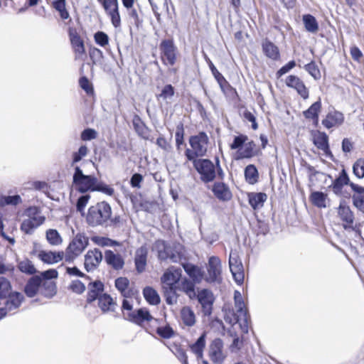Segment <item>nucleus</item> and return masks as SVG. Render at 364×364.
Returning <instances> with one entry per match:
<instances>
[{"label": "nucleus", "instance_id": "c9c22d12", "mask_svg": "<svg viewBox=\"0 0 364 364\" xmlns=\"http://www.w3.org/2000/svg\"><path fill=\"white\" fill-rule=\"evenodd\" d=\"M262 50L268 58L272 60H277L279 57V51L277 46L268 40L263 41Z\"/></svg>", "mask_w": 364, "mask_h": 364}, {"label": "nucleus", "instance_id": "6e6552de", "mask_svg": "<svg viewBox=\"0 0 364 364\" xmlns=\"http://www.w3.org/2000/svg\"><path fill=\"white\" fill-rule=\"evenodd\" d=\"M23 300V296L18 292L10 294L3 304L0 303L3 306H0V319L6 316L7 314L11 313L16 310L21 304Z\"/></svg>", "mask_w": 364, "mask_h": 364}, {"label": "nucleus", "instance_id": "e433bc0d", "mask_svg": "<svg viewBox=\"0 0 364 364\" xmlns=\"http://www.w3.org/2000/svg\"><path fill=\"white\" fill-rule=\"evenodd\" d=\"M205 346V333H203L193 344L190 346V348L191 351L197 356L198 358H202Z\"/></svg>", "mask_w": 364, "mask_h": 364}, {"label": "nucleus", "instance_id": "f704fd0d", "mask_svg": "<svg viewBox=\"0 0 364 364\" xmlns=\"http://www.w3.org/2000/svg\"><path fill=\"white\" fill-rule=\"evenodd\" d=\"M181 318L184 325L191 327L195 325L196 319L193 309L189 306H183L180 311Z\"/></svg>", "mask_w": 364, "mask_h": 364}, {"label": "nucleus", "instance_id": "5701e85b", "mask_svg": "<svg viewBox=\"0 0 364 364\" xmlns=\"http://www.w3.org/2000/svg\"><path fill=\"white\" fill-rule=\"evenodd\" d=\"M105 259L107 264L115 270H120L124 266V259L119 254L112 250H106Z\"/></svg>", "mask_w": 364, "mask_h": 364}, {"label": "nucleus", "instance_id": "72a5a7b5", "mask_svg": "<svg viewBox=\"0 0 364 364\" xmlns=\"http://www.w3.org/2000/svg\"><path fill=\"white\" fill-rule=\"evenodd\" d=\"M40 293L47 298H51L56 294L55 283L49 279H41Z\"/></svg>", "mask_w": 364, "mask_h": 364}, {"label": "nucleus", "instance_id": "37998d69", "mask_svg": "<svg viewBox=\"0 0 364 364\" xmlns=\"http://www.w3.org/2000/svg\"><path fill=\"white\" fill-rule=\"evenodd\" d=\"M129 281L126 277H119L115 280V287L124 297H127L129 294Z\"/></svg>", "mask_w": 364, "mask_h": 364}, {"label": "nucleus", "instance_id": "f03ea898", "mask_svg": "<svg viewBox=\"0 0 364 364\" xmlns=\"http://www.w3.org/2000/svg\"><path fill=\"white\" fill-rule=\"evenodd\" d=\"M111 215L110 205L105 201L99 202L89 208L86 220L93 227L102 225L109 220Z\"/></svg>", "mask_w": 364, "mask_h": 364}, {"label": "nucleus", "instance_id": "b1692460", "mask_svg": "<svg viewBox=\"0 0 364 364\" xmlns=\"http://www.w3.org/2000/svg\"><path fill=\"white\" fill-rule=\"evenodd\" d=\"M350 183V179L346 171L343 169L339 173V176L333 181L331 187L332 188L333 192L336 196H343V187L345 185H349Z\"/></svg>", "mask_w": 364, "mask_h": 364}, {"label": "nucleus", "instance_id": "a878e982", "mask_svg": "<svg viewBox=\"0 0 364 364\" xmlns=\"http://www.w3.org/2000/svg\"><path fill=\"white\" fill-rule=\"evenodd\" d=\"M309 199L311 203L318 208H326L330 205V200L328 195L321 191L312 192Z\"/></svg>", "mask_w": 364, "mask_h": 364}, {"label": "nucleus", "instance_id": "473e14b6", "mask_svg": "<svg viewBox=\"0 0 364 364\" xmlns=\"http://www.w3.org/2000/svg\"><path fill=\"white\" fill-rule=\"evenodd\" d=\"M314 144L315 146L322 150L326 155L331 154L329 145H328V137L324 132H318L314 136Z\"/></svg>", "mask_w": 364, "mask_h": 364}, {"label": "nucleus", "instance_id": "338daca9", "mask_svg": "<svg viewBox=\"0 0 364 364\" xmlns=\"http://www.w3.org/2000/svg\"><path fill=\"white\" fill-rule=\"evenodd\" d=\"M352 200L353 205L364 213V195L352 196Z\"/></svg>", "mask_w": 364, "mask_h": 364}, {"label": "nucleus", "instance_id": "680f3d73", "mask_svg": "<svg viewBox=\"0 0 364 364\" xmlns=\"http://www.w3.org/2000/svg\"><path fill=\"white\" fill-rule=\"evenodd\" d=\"M305 70L314 78L318 79L321 77L320 71L317 65L314 62L305 65Z\"/></svg>", "mask_w": 364, "mask_h": 364}, {"label": "nucleus", "instance_id": "6ab92c4d", "mask_svg": "<svg viewBox=\"0 0 364 364\" xmlns=\"http://www.w3.org/2000/svg\"><path fill=\"white\" fill-rule=\"evenodd\" d=\"M285 82L287 86L296 90L303 99L306 100L309 97V90L299 77L293 75H289Z\"/></svg>", "mask_w": 364, "mask_h": 364}, {"label": "nucleus", "instance_id": "e2e57ef3", "mask_svg": "<svg viewBox=\"0 0 364 364\" xmlns=\"http://www.w3.org/2000/svg\"><path fill=\"white\" fill-rule=\"evenodd\" d=\"M156 333L164 338H170L173 335V330L169 326L159 327Z\"/></svg>", "mask_w": 364, "mask_h": 364}, {"label": "nucleus", "instance_id": "a19ab883", "mask_svg": "<svg viewBox=\"0 0 364 364\" xmlns=\"http://www.w3.org/2000/svg\"><path fill=\"white\" fill-rule=\"evenodd\" d=\"M245 176L249 183H255L258 178V171L256 167L254 165H248L245 169Z\"/></svg>", "mask_w": 364, "mask_h": 364}, {"label": "nucleus", "instance_id": "c756f323", "mask_svg": "<svg viewBox=\"0 0 364 364\" xmlns=\"http://www.w3.org/2000/svg\"><path fill=\"white\" fill-rule=\"evenodd\" d=\"M215 196L220 200H229L232 193L227 185L224 183H215L213 188Z\"/></svg>", "mask_w": 364, "mask_h": 364}, {"label": "nucleus", "instance_id": "de8ad7c7", "mask_svg": "<svg viewBox=\"0 0 364 364\" xmlns=\"http://www.w3.org/2000/svg\"><path fill=\"white\" fill-rule=\"evenodd\" d=\"M174 92L173 87L171 85H166L163 87L161 93L157 95V99L159 100H162L167 102L168 100H171L174 95Z\"/></svg>", "mask_w": 364, "mask_h": 364}, {"label": "nucleus", "instance_id": "4d7b16f0", "mask_svg": "<svg viewBox=\"0 0 364 364\" xmlns=\"http://www.w3.org/2000/svg\"><path fill=\"white\" fill-rule=\"evenodd\" d=\"M21 202V198L18 195L4 196L0 200V205H16Z\"/></svg>", "mask_w": 364, "mask_h": 364}, {"label": "nucleus", "instance_id": "13d9d810", "mask_svg": "<svg viewBox=\"0 0 364 364\" xmlns=\"http://www.w3.org/2000/svg\"><path fill=\"white\" fill-rule=\"evenodd\" d=\"M90 199L89 194H85L79 197L76 203V208L80 213H84L85 208L87 205Z\"/></svg>", "mask_w": 364, "mask_h": 364}, {"label": "nucleus", "instance_id": "bf43d9fd", "mask_svg": "<svg viewBox=\"0 0 364 364\" xmlns=\"http://www.w3.org/2000/svg\"><path fill=\"white\" fill-rule=\"evenodd\" d=\"M79 84L80 87L85 90L87 95H92L94 93L92 85L86 77H80Z\"/></svg>", "mask_w": 364, "mask_h": 364}, {"label": "nucleus", "instance_id": "a211bd4d", "mask_svg": "<svg viewBox=\"0 0 364 364\" xmlns=\"http://www.w3.org/2000/svg\"><path fill=\"white\" fill-rule=\"evenodd\" d=\"M102 259V254L98 249L89 250L85 255V268L87 272L95 270Z\"/></svg>", "mask_w": 364, "mask_h": 364}, {"label": "nucleus", "instance_id": "052dcab7", "mask_svg": "<svg viewBox=\"0 0 364 364\" xmlns=\"http://www.w3.org/2000/svg\"><path fill=\"white\" fill-rule=\"evenodd\" d=\"M208 63L212 72V74L213 75L218 82L220 84V85L222 86V83L223 82H225V79L224 78L223 75L217 70V68L210 59H208Z\"/></svg>", "mask_w": 364, "mask_h": 364}, {"label": "nucleus", "instance_id": "2eb2a0df", "mask_svg": "<svg viewBox=\"0 0 364 364\" xmlns=\"http://www.w3.org/2000/svg\"><path fill=\"white\" fill-rule=\"evenodd\" d=\"M161 58L166 65H173L176 63V47L169 40L163 41L160 45Z\"/></svg>", "mask_w": 364, "mask_h": 364}, {"label": "nucleus", "instance_id": "aec40b11", "mask_svg": "<svg viewBox=\"0 0 364 364\" xmlns=\"http://www.w3.org/2000/svg\"><path fill=\"white\" fill-rule=\"evenodd\" d=\"M148 250L146 247L141 246L135 252L134 264L136 272L139 274L144 272L147 264Z\"/></svg>", "mask_w": 364, "mask_h": 364}, {"label": "nucleus", "instance_id": "39448f33", "mask_svg": "<svg viewBox=\"0 0 364 364\" xmlns=\"http://www.w3.org/2000/svg\"><path fill=\"white\" fill-rule=\"evenodd\" d=\"M192 150L187 149L185 154L189 161L196 159V157L203 156L207 151L208 137L205 132H200L189 139Z\"/></svg>", "mask_w": 364, "mask_h": 364}, {"label": "nucleus", "instance_id": "423d86ee", "mask_svg": "<svg viewBox=\"0 0 364 364\" xmlns=\"http://www.w3.org/2000/svg\"><path fill=\"white\" fill-rule=\"evenodd\" d=\"M192 161L194 168L200 175V178L203 182L208 183L215 179V168L212 161L208 159H194Z\"/></svg>", "mask_w": 364, "mask_h": 364}, {"label": "nucleus", "instance_id": "7ed1b4c3", "mask_svg": "<svg viewBox=\"0 0 364 364\" xmlns=\"http://www.w3.org/2000/svg\"><path fill=\"white\" fill-rule=\"evenodd\" d=\"M97 178L92 175H85L82 169L76 166L73 176V187L77 191L85 193L94 192Z\"/></svg>", "mask_w": 364, "mask_h": 364}, {"label": "nucleus", "instance_id": "8fccbe9b", "mask_svg": "<svg viewBox=\"0 0 364 364\" xmlns=\"http://www.w3.org/2000/svg\"><path fill=\"white\" fill-rule=\"evenodd\" d=\"M255 144L253 141H250L245 144L244 146L239 150V155L240 158H250L254 153Z\"/></svg>", "mask_w": 364, "mask_h": 364}, {"label": "nucleus", "instance_id": "f3484780", "mask_svg": "<svg viewBox=\"0 0 364 364\" xmlns=\"http://www.w3.org/2000/svg\"><path fill=\"white\" fill-rule=\"evenodd\" d=\"M223 343L221 339L216 338L212 341L209 346V357L215 363H221L225 358L223 351Z\"/></svg>", "mask_w": 364, "mask_h": 364}, {"label": "nucleus", "instance_id": "ea45409f", "mask_svg": "<svg viewBox=\"0 0 364 364\" xmlns=\"http://www.w3.org/2000/svg\"><path fill=\"white\" fill-rule=\"evenodd\" d=\"M303 21L306 29L311 33H316L318 29V23L314 16L311 14L304 15Z\"/></svg>", "mask_w": 364, "mask_h": 364}, {"label": "nucleus", "instance_id": "9b49d317", "mask_svg": "<svg viewBox=\"0 0 364 364\" xmlns=\"http://www.w3.org/2000/svg\"><path fill=\"white\" fill-rule=\"evenodd\" d=\"M88 245V238L81 233H78L73 239L67 248V255L69 257H77L86 248Z\"/></svg>", "mask_w": 364, "mask_h": 364}, {"label": "nucleus", "instance_id": "69168bd1", "mask_svg": "<svg viewBox=\"0 0 364 364\" xmlns=\"http://www.w3.org/2000/svg\"><path fill=\"white\" fill-rule=\"evenodd\" d=\"M231 336H233V341L231 345L230 346V350L232 353H236L242 348L243 346V341L237 335L233 336L231 333Z\"/></svg>", "mask_w": 364, "mask_h": 364}, {"label": "nucleus", "instance_id": "49530a36", "mask_svg": "<svg viewBox=\"0 0 364 364\" xmlns=\"http://www.w3.org/2000/svg\"><path fill=\"white\" fill-rule=\"evenodd\" d=\"M18 267L21 272L27 274H33L37 272L32 262L28 259L21 261L18 264Z\"/></svg>", "mask_w": 364, "mask_h": 364}, {"label": "nucleus", "instance_id": "9d476101", "mask_svg": "<svg viewBox=\"0 0 364 364\" xmlns=\"http://www.w3.org/2000/svg\"><path fill=\"white\" fill-rule=\"evenodd\" d=\"M229 267L235 281L241 284L244 281V269L241 260L236 252H230Z\"/></svg>", "mask_w": 364, "mask_h": 364}, {"label": "nucleus", "instance_id": "f8f14e48", "mask_svg": "<svg viewBox=\"0 0 364 364\" xmlns=\"http://www.w3.org/2000/svg\"><path fill=\"white\" fill-rule=\"evenodd\" d=\"M102 5L106 14L109 16L112 25L117 28L121 24L117 0H98Z\"/></svg>", "mask_w": 364, "mask_h": 364}, {"label": "nucleus", "instance_id": "4be33fe9", "mask_svg": "<svg viewBox=\"0 0 364 364\" xmlns=\"http://www.w3.org/2000/svg\"><path fill=\"white\" fill-rule=\"evenodd\" d=\"M343 121L344 116L343 113L333 110L330 111L326 116V118L322 120V124L326 129H331L341 125Z\"/></svg>", "mask_w": 364, "mask_h": 364}, {"label": "nucleus", "instance_id": "f257e3e1", "mask_svg": "<svg viewBox=\"0 0 364 364\" xmlns=\"http://www.w3.org/2000/svg\"><path fill=\"white\" fill-rule=\"evenodd\" d=\"M234 299L236 312L226 313L225 320L232 326L237 323L242 332L247 333L248 332V315L242 294L239 291H235Z\"/></svg>", "mask_w": 364, "mask_h": 364}, {"label": "nucleus", "instance_id": "dca6fc26", "mask_svg": "<svg viewBox=\"0 0 364 364\" xmlns=\"http://www.w3.org/2000/svg\"><path fill=\"white\" fill-rule=\"evenodd\" d=\"M158 249V257L160 260H166L169 259L173 262H177L180 259V255L175 252L170 245H167L164 241H159L156 243Z\"/></svg>", "mask_w": 364, "mask_h": 364}, {"label": "nucleus", "instance_id": "c85d7f7f", "mask_svg": "<svg viewBox=\"0 0 364 364\" xmlns=\"http://www.w3.org/2000/svg\"><path fill=\"white\" fill-rule=\"evenodd\" d=\"M41 278L39 276H33L26 283L24 291L28 297H33L40 291Z\"/></svg>", "mask_w": 364, "mask_h": 364}, {"label": "nucleus", "instance_id": "58836bf2", "mask_svg": "<svg viewBox=\"0 0 364 364\" xmlns=\"http://www.w3.org/2000/svg\"><path fill=\"white\" fill-rule=\"evenodd\" d=\"M267 200V195L263 193H252L250 196L249 203L254 209L263 206L264 202Z\"/></svg>", "mask_w": 364, "mask_h": 364}, {"label": "nucleus", "instance_id": "a18cd8bd", "mask_svg": "<svg viewBox=\"0 0 364 364\" xmlns=\"http://www.w3.org/2000/svg\"><path fill=\"white\" fill-rule=\"evenodd\" d=\"M53 6L58 11L62 19L65 20L70 18L69 13L65 7V0H57L53 2Z\"/></svg>", "mask_w": 364, "mask_h": 364}, {"label": "nucleus", "instance_id": "603ef678", "mask_svg": "<svg viewBox=\"0 0 364 364\" xmlns=\"http://www.w3.org/2000/svg\"><path fill=\"white\" fill-rule=\"evenodd\" d=\"M95 191L102 192V193L112 196L114 193V189L109 185L105 184L103 182L97 181L95 187Z\"/></svg>", "mask_w": 364, "mask_h": 364}, {"label": "nucleus", "instance_id": "6e6d98bb", "mask_svg": "<svg viewBox=\"0 0 364 364\" xmlns=\"http://www.w3.org/2000/svg\"><path fill=\"white\" fill-rule=\"evenodd\" d=\"M95 43L101 47H105L109 43V37L103 31H97L94 35Z\"/></svg>", "mask_w": 364, "mask_h": 364}, {"label": "nucleus", "instance_id": "bb28decb", "mask_svg": "<svg viewBox=\"0 0 364 364\" xmlns=\"http://www.w3.org/2000/svg\"><path fill=\"white\" fill-rule=\"evenodd\" d=\"M183 267L194 283L201 282L203 279V271L199 267L191 263H185L183 264Z\"/></svg>", "mask_w": 364, "mask_h": 364}, {"label": "nucleus", "instance_id": "864d4df0", "mask_svg": "<svg viewBox=\"0 0 364 364\" xmlns=\"http://www.w3.org/2000/svg\"><path fill=\"white\" fill-rule=\"evenodd\" d=\"M28 188L30 189H34L36 191H41L44 193H48V190H49V186H48V183L45 181H32V182L28 183Z\"/></svg>", "mask_w": 364, "mask_h": 364}, {"label": "nucleus", "instance_id": "5fc2aeb1", "mask_svg": "<svg viewBox=\"0 0 364 364\" xmlns=\"http://www.w3.org/2000/svg\"><path fill=\"white\" fill-rule=\"evenodd\" d=\"M11 289L9 281L5 277H0V298H3L9 294Z\"/></svg>", "mask_w": 364, "mask_h": 364}, {"label": "nucleus", "instance_id": "ddd939ff", "mask_svg": "<svg viewBox=\"0 0 364 364\" xmlns=\"http://www.w3.org/2000/svg\"><path fill=\"white\" fill-rule=\"evenodd\" d=\"M124 318L129 321L139 326H143L154 319L149 311L146 308H139L129 314H124Z\"/></svg>", "mask_w": 364, "mask_h": 364}, {"label": "nucleus", "instance_id": "79ce46f5", "mask_svg": "<svg viewBox=\"0 0 364 364\" xmlns=\"http://www.w3.org/2000/svg\"><path fill=\"white\" fill-rule=\"evenodd\" d=\"M46 239L51 245L54 246L59 245L63 242L59 232L54 229H49L46 231Z\"/></svg>", "mask_w": 364, "mask_h": 364}, {"label": "nucleus", "instance_id": "393cba45", "mask_svg": "<svg viewBox=\"0 0 364 364\" xmlns=\"http://www.w3.org/2000/svg\"><path fill=\"white\" fill-rule=\"evenodd\" d=\"M104 284L100 281H95L88 284V291L87 301L92 303L96 299H99L101 295L104 294Z\"/></svg>", "mask_w": 364, "mask_h": 364}, {"label": "nucleus", "instance_id": "4468645a", "mask_svg": "<svg viewBox=\"0 0 364 364\" xmlns=\"http://www.w3.org/2000/svg\"><path fill=\"white\" fill-rule=\"evenodd\" d=\"M197 299L201 305V309L205 316H210L212 313L215 297L211 291L203 289L198 291Z\"/></svg>", "mask_w": 364, "mask_h": 364}, {"label": "nucleus", "instance_id": "2f4dec72", "mask_svg": "<svg viewBox=\"0 0 364 364\" xmlns=\"http://www.w3.org/2000/svg\"><path fill=\"white\" fill-rule=\"evenodd\" d=\"M98 306L103 313H107L114 311L117 304L109 294L105 293L98 299Z\"/></svg>", "mask_w": 364, "mask_h": 364}, {"label": "nucleus", "instance_id": "0eeeda50", "mask_svg": "<svg viewBox=\"0 0 364 364\" xmlns=\"http://www.w3.org/2000/svg\"><path fill=\"white\" fill-rule=\"evenodd\" d=\"M208 274L205 277V281L209 283L219 284L222 281V265L219 257L212 256L208 259L207 265Z\"/></svg>", "mask_w": 364, "mask_h": 364}, {"label": "nucleus", "instance_id": "0e129e2a", "mask_svg": "<svg viewBox=\"0 0 364 364\" xmlns=\"http://www.w3.org/2000/svg\"><path fill=\"white\" fill-rule=\"evenodd\" d=\"M80 136L82 141H90L97 138V133L95 129L87 128L82 132Z\"/></svg>", "mask_w": 364, "mask_h": 364}, {"label": "nucleus", "instance_id": "cd10ccee", "mask_svg": "<svg viewBox=\"0 0 364 364\" xmlns=\"http://www.w3.org/2000/svg\"><path fill=\"white\" fill-rule=\"evenodd\" d=\"M321 102L318 99L308 109L303 112V115L306 119L312 120L313 123L316 126L318 123V114L321 111Z\"/></svg>", "mask_w": 364, "mask_h": 364}, {"label": "nucleus", "instance_id": "3c124183", "mask_svg": "<svg viewBox=\"0 0 364 364\" xmlns=\"http://www.w3.org/2000/svg\"><path fill=\"white\" fill-rule=\"evenodd\" d=\"M353 171L357 178H364V158L356 160L353 166Z\"/></svg>", "mask_w": 364, "mask_h": 364}, {"label": "nucleus", "instance_id": "09e8293b", "mask_svg": "<svg viewBox=\"0 0 364 364\" xmlns=\"http://www.w3.org/2000/svg\"><path fill=\"white\" fill-rule=\"evenodd\" d=\"M89 150L87 146L82 145L77 151L73 153L71 166H73L76 163L82 160V158L85 157L88 154Z\"/></svg>", "mask_w": 364, "mask_h": 364}, {"label": "nucleus", "instance_id": "20e7f679", "mask_svg": "<svg viewBox=\"0 0 364 364\" xmlns=\"http://www.w3.org/2000/svg\"><path fill=\"white\" fill-rule=\"evenodd\" d=\"M24 215L26 218L21 225V230L28 235L32 234L46 220L40 209L35 206L28 208L24 212Z\"/></svg>", "mask_w": 364, "mask_h": 364}, {"label": "nucleus", "instance_id": "412c9836", "mask_svg": "<svg viewBox=\"0 0 364 364\" xmlns=\"http://www.w3.org/2000/svg\"><path fill=\"white\" fill-rule=\"evenodd\" d=\"M37 257L45 264H53L63 260L64 252L40 250L38 252Z\"/></svg>", "mask_w": 364, "mask_h": 364}, {"label": "nucleus", "instance_id": "774afa93", "mask_svg": "<svg viewBox=\"0 0 364 364\" xmlns=\"http://www.w3.org/2000/svg\"><path fill=\"white\" fill-rule=\"evenodd\" d=\"M70 289L75 293L82 294L85 290V286L80 280H74L70 284Z\"/></svg>", "mask_w": 364, "mask_h": 364}, {"label": "nucleus", "instance_id": "4c0bfd02", "mask_svg": "<svg viewBox=\"0 0 364 364\" xmlns=\"http://www.w3.org/2000/svg\"><path fill=\"white\" fill-rule=\"evenodd\" d=\"M143 295L146 301L151 305H157L160 303V297L152 287H145L143 290Z\"/></svg>", "mask_w": 364, "mask_h": 364}, {"label": "nucleus", "instance_id": "c03bdc74", "mask_svg": "<svg viewBox=\"0 0 364 364\" xmlns=\"http://www.w3.org/2000/svg\"><path fill=\"white\" fill-rule=\"evenodd\" d=\"M181 289L191 299L196 296L195 284L188 279H183L181 284Z\"/></svg>", "mask_w": 364, "mask_h": 364}, {"label": "nucleus", "instance_id": "1a4fd4ad", "mask_svg": "<svg viewBox=\"0 0 364 364\" xmlns=\"http://www.w3.org/2000/svg\"><path fill=\"white\" fill-rule=\"evenodd\" d=\"M181 270L173 267L168 269L162 275L161 281L163 289H176V284L180 281Z\"/></svg>", "mask_w": 364, "mask_h": 364}, {"label": "nucleus", "instance_id": "7c9ffc66", "mask_svg": "<svg viewBox=\"0 0 364 364\" xmlns=\"http://www.w3.org/2000/svg\"><path fill=\"white\" fill-rule=\"evenodd\" d=\"M338 213L341 219L343 222H346L348 225L353 224L354 220V215L350 207L347 205L346 200H341Z\"/></svg>", "mask_w": 364, "mask_h": 364}]
</instances>
